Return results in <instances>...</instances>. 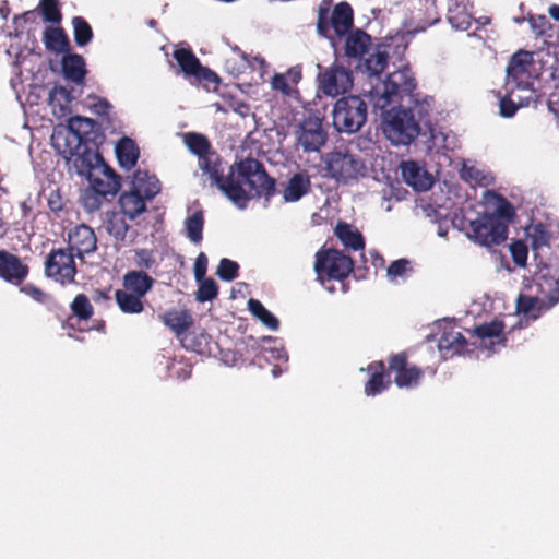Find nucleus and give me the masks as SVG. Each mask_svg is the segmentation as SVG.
<instances>
[{
  "label": "nucleus",
  "instance_id": "1",
  "mask_svg": "<svg viewBox=\"0 0 559 559\" xmlns=\"http://www.w3.org/2000/svg\"><path fill=\"white\" fill-rule=\"evenodd\" d=\"M417 81L409 67L390 73L381 91L370 94L374 109L382 111V129L393 145H408L419 134V122L428 118L432 97L416 93Z\"/></svg>",
  "mask_w": 559,
  "mask_h": 559
},
{
  "label": "nucleus",
  "instance_id": "2",
  "mask_svg": "<svg viewBox=\"0 0 559 559\" xmlns=\"http://www.w3.org/2000/svg\"><path fill=\"white\" fill-rule=\"evenodd\" d=\"M200 168L209 175L225 197L239 209H246L250 199L264 198L266 201L276 192V181L264 165L246 157L235 162L224 175L221 156L213 150L199 159Z\"/></svg>",
  "mask_w": 559,
  "mask_h": 559
},
{
  "label": "nucleus",
  "instance_id": "3",
  "mask_svg": "<svg viewBox=\"0 0 559 559\" xmlns=\"http://www.w3.org/2000/svg\"><path fill=\"white\" fill-rule=\"evenodd\" d=\"M84 166L88 180L92 186L91 191H86L82 198L83 205L90 212L96 211L102 205V199L106 195L116 194L121 187L120 176L109 167L99 154H84L79 156L78 162Z\"/></svg>",
  "mask_w": 559,
  "mask_h": 559
},
{
  "label": "nucleus",
  "instance_id": "4",
  "mask_svg": "<svg viewBox=\"0 0 559 559\" xmlns=\"http://www.w3.org/2000/svg\"><path fill=\"white\" fill-rule=\"evenodd\" d=\"M314 258L313 270L317 281L325 286L330 293H333L335 289L328 287L326 283L331 281L341 282L342 290L346 293L348 287L343 282L354 270L353 259L341 250L333 248H321L317 251Z\"/></svg>",
  "mask_w": 559,
  "mask_h": 559
},
{
  "label": "nucleus",
  "instance_id": "5",
  "mask_svg": "<svg viewBox=\"0 0 559 559\" xmlns=\"http://www.w3.org/2000/svg\"><path fill=\"white\" fill-rule=\"evenodd\" d=\"M326 176L342 185L357 182L367 176L368 169L358 155L347 151H333L324 158Z\"/></svg>",
  "mask_w": 559,
  "mask_h": 559
},
{
  "label": "nucleus",
  "instance_id": "6",
  "mask_svg": "<svg viewBox=\"0 0 559 559\" xmlns=\"http://www.w3.org/2000/svg\"><path fill=\"white\" fill-rule=\"evenodd\" d=\"M367 103L357 95L338 98L333 108V126L338 132L355 133L367 120Z\"/></svg>",
  "mask_w": 559,
  "mask_h": 559
},
{
  "label": "nucleus",
  "instance_id": "7",
  "mask_svg": "<svg viewBox=\"0 0 559 559\" xmlns=\"http://www.w3.org/2000/svg\"><path fill=\"white\" fill-rule=\"evenodd\" d=\"M466 236L479 246L491 248L504 242L508 238L509 226L483 213L477 218L468 221Z\"/></svg>",
  "mask_w": 559,
  "mask_h": 559
},
{
  "label": "nucleus",
  "instance_id": "8",
  "mask_svg": "<svg viewBox=\"0 0 559 559\" xmlns=\"http://www.w3.org/2000/svg\"><path fill=\"white\" fill-rule=\"evenodd\" d=\"M331 1H323L318 10L317 29L328 36L331 28L338 37L346 35L354 25V12L347 2L337 3L330 15Z\"/></svg>",
  "mask_w": 559,
  "mask_h": 559
},
{
  "label": "nucleus",
  "instance_id": "9",
  "mask_svg": "<svg viewBox=\"0 0 559 559\" xmlns=\"http://www.w3.org/2000/svg\"><path fill=\"white\" fill-rule=\"evenodd\" d=\"M537 285L540 293L546 296L547 301L540 299L539 297L527 295H519L516 299L518 312L524 313L534 320L539 318L542 313L559 302V280L542 276Z\"/></svg>",
  "mask_w": 559,
  "mask_h": 559
},
{
  "label": "nucleus",
  "instance_id": "10",
  "mask_svg": "<svg viewBox=\"0 0 559 559\" xmlns=\"http://www.w3.org/2000/svg\"><path fill=\"white\" fill-rule=\"evenodd\" d=\"M74 257L66 248L51 249L45 260V275L62 286L74 283L78 273Z\"/></svg>",
  "mask_w": 559,
  "mask_h": 559
},
{
  "label": "nucleus",
  "instance_id": "11",
  "mask_svg": "<svg viewBox=\"0 0 559 559\" xmlns=\"http://www.w3.org/2000/svg\"><path fill=\"white\" fill-rule=\"evenodd\" d=\"M173 56L185 76L193 79L195 83L206 87L210 85L216 87L221 83L219 76L207 67L202 66L190 48H177Z\"/></svg>",
  "mask_w": 559,
  "mask_h": 559
},
{
  "label": "nucleus",
  "instance_id": "12",
  "mask_svg": "<svg viewBox=\"0 0 559 559\" xmlns=\"http://www.w3.org/2000/svg\"><path fill=\"white\" fill-rule=\"evenodd\" d=\"M319 90L326 96L336 97L349 91L353 86V73L349 69L334 62L328 68L318 66Z\"/></svg>",
  "mask_w": 559,
  "mask_h": 559
},
{
  "label": "nucleus",
  "instance_id": "13",
  "mask_svg": "<svg viewBox=\"0 0 559 559\" xmlns=\"http://www.w3.org/2000/svg\"><path fill=\"white\" fill-rule=\"evenodd\" d=\"M388 370L394 374V383L400 389H415L423 378L424 370L409 364L405 352L392 354L388 359Z\"/></svg>",
  "mask_w": 559,
  "mask_h": 559
},
{
  "label": "nucleus",
  "instance_id": "14",
  "mask_svg": "<svg viewBox=\"0 0 559 559\" xmlns=\"http://www.w3.org/2000/svg\"><path fill=\"white\" fill-rule=\"evenodd\" d=\"M328 139L323 129L322 120L309 116L305 118L296 130L297 144L305 153L318 152L325 144Z\"/></svg>",
  "mask_w": 559,
  "mask_h": 559
},
{
  "label": "nucleus",
  "instance_id": "15",
  "mask_svg": "<svg viewBox=\"0 0 559 559\" xmlns=\"http://www.w3.org/2000/svg\"><path fill=\"white\" fill-rule=\"evenodd\" d=\"M66 249L80 260H84L86 254L95 252L97 249V238L93 228L85 224H80L72 228L68 234V247Z\"/></svg>",
  "mask_w": 559,
  "mask_h": 559
},
{
  "label": "nucleus",
  "instance_id": "16",
  "mask_svg": "<svg viewBox=\"0 0 559 559\" xmlns=\"http://www.w3.org/2000/svg\"><path fill=\"white\" fill-rule=\"evenodd\" d=\"M28 273V265L23 263L20 257L7 250H0V278L20 286L26 280Z\"/></svg>",
  "mask_w": 559,
  "mask_h": 559
},
{
  "label": "nucleus",
  "instance_id": "17",
  "mask_svg": "<svg viewBox=\"0 0 559 559\" xmlns=\"http://www.w3.org/2000/svg\"><path fill=\"white\" fill-rule=\"evenodd\" d=\"M400 168L403 180L413 189L427 191L432 187V176L417 162H402Z\"/></svg>",
  "mask_w": 559,
  "mask_h": 559
},
{
  "label": "nucleus",
  "instance_id": "18",
  "mask_svg": "<svg viewBox=\"0 0 559 559\" xmlns=\"http://www.w3.org/2000/svg\"><path fill=\"white\" fill-rule=\"evenodd\" d=\"M532 62L531 53L520 50L512 55L507 67V82L518 87H525L530 78L528 67Z\"/></svg>",
  "mask_w": 559,
  "mask_h": 559
},
{
  "label": "nucleus",
  "instance_id": "19",
  "mask_svg": "<svg viewBox=\"0 0 559 559\" xmlns=\"http://www.w3.org/2000/svg\"><path fill=\"white\" fill-rule=\"evenodd\" d=\"M366 371L370 374L369 380L365 383V394L367 396H376L383 391L388 390L392 381L385 370V364L382 360L370 362Z\"/></svg>",
  "mask_w": 559,
  "mask_h": 559
},
{
  "label": "nucleus",
  "instance_id": "20",
  "mask_svg": "<svg viewBox=\"0 0 559 559\" xmlns=\"http://www.w3.org/2000/svg\"><path fill=\"white\" fill-rule=\"evenodd\" d=\"M63 78L73 84L83 87L87 74L84 58L79 53L67 52L61 60Z\"/></svg>",
  "mask_w": 559,
  "mask_h": 559
},
{
  "label": "nucleus",
  "instance_id": "21",
  "mask_svg": "<svg viewBox=\"0 0 559 559\" xmlns=\"http://www.w3.org/2000/svg\"><path fill=\"white\" fill-rule=\"evenodd\" d=\"M130 189L146 201H151L160 192V182L155 175H151L146 170L138 169L133 174Z\"/></svg>",
  "mask_w": 559,
  "mask_h": 559
},
{
  "label": "nucleus",
  "instance_id": "22",
  "mask_svg": "<svg viewBox=\"0 0 559 559\" xmlns=\"http://www.w3.org/2000/svg\"><path fill=\"white\" fill-rule=\"evenodd\" d=\"M154 283V278L144 271H128L122 277V289L144 298Z\"/></svg>",
  "mask_w": 559,
  "mask_h": 559
},
{
  "label": "nucleus",
  "instance_id": "23",
  "mask_svg": "<svg viewBox=\"0 0 559 559\" xmlns=\"http://www.w3.org/2000/svg\"><path fill=\"white\" fill-rule=\"evenodd\" d=\"M311 190V180L310 176L307 171H299L294 174L284 191H283V198L286 202H297L302 197L309 193Z\"/></svg>",
  "mask_w": 559,
  "mask_h": 559
},
{
  "label": "nucleus",
  "instance_id": "24",
  "mask_svg": "<svg viewBox=\"0 0 559 559\" xmlns=\"http://www.w3.org/2000/svg\"><path fill=\"white\" fill-rule=\"evenodd\" d=\"M158 319L177 336L183 334L193 324L192 317L186 309H169L159 314Z\"/></svg>",
  "mask_w": 559,
  "mask_h": 559
},
{
  "label": "nucleus",
  "instance_id": "25",
  "mask_svg": "<svg viewBox=\"0 0 559 559\" xmlns=\"http://www.w3.org/2000/svg\"><path fill=\"white\" fill-rule=\"evenodd\" d=\"M74 88L68 90L64 86H55L49 92V105L56 117L62 118L71 114V104L75 96Z\"/></svg>",
  "mask_w": 559,
  "mask_h": 559
},
{
  "label": "nucleus",
  "instance_id": "26",
  "mask_svg": "<svg viewBox=\"0 0 559 559\" xmlns=\"http://www.w3.org/2000/svg\"><path fill=\"white\" fill-rule=\"evenodd\" d=\"M371 46V36L362 29L347 33L345 40V55L348 58H362Z\"/></svg>",
  "mask_w": 559,
  "mask_h": 559
},
{
  "label": "nucleus",
  "instance_id": "27",
  "mask_svg": "<svg viewBox=\"0 0 559 559\" xmlns=\"http://www.w3.org/2000/svg\"><path fill=\"white\" fill-rule=\"evenodd\" d=\"M467 340L456 331H444L438 340V349L444 358L466 350Z\"/></svg>",
  "mask_w": 559,
  "mask_h": 559
},
{
  "label": "nucleus",
  "instance_id": "28",
  "mask_svg": "<svg viewBox=\"0 0 559 559\" xmlns=\"http://www.w3.org/2000/svg\"><path fill=\"white\" fill-rule=\"evenodd\" d=\"M146 200L132 189L123 191L119 197L121 213L130 219H134L146 211Z\"/></svg>",
  "mask_w": 559,
  "mask_h": 559
},
{
  "label": "nucleus",
  "instance_id": "29",
  "mask_svg": "<svg viewBox=\"0 0 559 559\" xmlns=\"http://www.w3.org/2000/svg\"><path fill=\"white\" fill-rule=\"evenodd\" d=\"M335 236L344 245V247L354 251L365 248V240L361 233L346 222H338L334 228Z\"/></svg>",
  "mask_w": 559,
  "mask_h": 559
},
{
  "label": "nucleus",
  "instance_id": "30",
  "mask_svg": "<svg viewBox=\"0 0 559 559\" xmlns=\"http://www.w3.org/2000/svg\"><path fill=\"white\" fill-rule=\"evenodd\" d=\"M43 41L47 50L57 53H67L70 51L69 38L62 27H47L44 32Z\"/></svg>",
  "mask_w": 559,
  "mask_h": 559
},
{
  "label": "nucleus",
  "instance_id": "31",
  "mask_svg": "<svg viewBox=\"0 0 559 559\" xmlns=\"http://www.w3.org/2000/svg\"><path fill=\"white\" fill-rule=\"evenodd\" d=\"M124 216L122 213L107 212L103 222L105 230L118 242L126 240L127 233L130 229Z\"/></svg>",
  "mask_w": 559,
  "mask_h": 559
},
{
  "label": "nucleus",
  "instance_id": "32",
  "mask_svg": "<svg viewBox=\"0 0 559 559\" xmlns=\"http://www.w3.org/2000/svg\"><path fill=\"white\" fill-rule=\"evenodd\" d=\"M116 154L119 165L130 170L139 159V148L130 138L121 139L116 146Z\"/></svg>",
  "mask_w": 559,
  "mask_h": 559
},
{
  "label": "nucleus",
  "instance_id": "33",
  "mask_svg": "<svg viewBox=\"0 0 559 559\" xmlns=\"http://www.w3.org/2000/svg\"><path fill=\"white\" fill-rule=\"evenodd\" d=\"M115 299L119 309L123 313L139 314L144 310L143 297L124 289H117L115 293Z\"/></svg>",
  "mask_w": 559,
  "mask_h": 559
},
{
  "label": "nucleus",
  "instance_id": "34",
  "mask_svg": "<svg viewBox=\"0 0 559 559\" xmlns=\"http://www.w3.org/2000/svg\"><path fill=\"white\" fill-rule=\"evenodd\" d=\"M474 335H476L480 340L485 338H497L498 343L504 344V323L499 320H492L490 322L483 323L480 325L475 326Z\"/></svg>",
  "mask_w": 559,
  "mask_h": 559
},
{
  "label": "nucleus",
  "instance_id": "35",
  "mask_svg": "<svg viewBox=\"0 0 559 559\" xmlns=\"http://www.w3.org/2000/svg\"><path fill=\"white\" fill-rule=\"evenodd\" d=\"M248 309L253 317L259 319L270 330H272V331L278 330L280 321L273 313H271L263 306V304L260 300L250 298L248 300Z\"/></svg>",
  "mask_w": 559,
  "mask_h": 559
},
{
  "label": "nucleus",
  "instance_id": "36",
  "mask_svg": "<svg viewBox=\"0 0 559 559\" xmlns=\"http://www.w3.org/2000/svg\"><path fill=\"white\" fill-rule=\"evenodd\" d=\"M185 226L188 238L194 243H200L203 238V212L195 211L192 215L188 216Z\"/></svg>",
  "mask_w": 559,
  "mask_h": 559
},
{
  "label": "nucleus",
  "instance_id": "37",
  "mask_svg": "<svg viewBox=\"0 0 559 559\" xmlns=\"http://www.w3.org/2000/svg\"><path fill=\"white\" fill-rule=\"evenodd\" d=\"M185 143L190 152L197 155L199 159L212 151L209 139L201 133H187Z\"/></svg>",
  "mask_w": 559,
  "mask_h": 559
},
{
  "label": "nucleus",
  "instance_id": "38",
  "mask_svg": "<svg viewBox=\"0 0 559 559\" xmlns=\"http://www.w3.org/2000/svg\"><path fill=\"white\" fill-rule=\"evenodd\" d=\"M70 309L80 321H87L94 314V307L85 294H78L72 300Z\"/></svg>",
  "mask_w": 559,
  "mask_h": 559
},
{
  "label": "nucleus",
  "instance_id": "39",
  "mask_svg": "<svg viewBox=\"0 0 559 559\" xmlns=\"http://www.w3.org/2000/svg\"><path fill=\"white\" fill-rule=\"evenodd\" d=\"M72 25L75 44L81 47L87 45L93 38V29L88 22L82 16H74Z\"/></svg>",
  "mask_w": 559,
  "mask_h": 559
},
{
  "label": "nucleus",
  "instance_id": "40",
  "mask_svg": "<svg viewBox=\"0 0 559 559\" xmlns=\"http://www.w3.org/2000/svg\"><path fill=\"white\" fill-rule=\"evenodd\" d=\"M197 282L199 283V287L195 293V299L199 302L212 301L217 297L218 285L213 278L206 277Z\"/></svg>",
  "mask_w": 559,
  "mask_h": 559
},
{
  "label": "nucleus",
  "instance_id": "41",
  "mask_svg": "<svg viewBox=\"0 0 559 559\" xmlns=\"http://www.w3.org/2000/svg\"><path fill=\"white\" fill-rule=\"evenodd\" d=\"M498 204L492 213H489L491 217H496L498 222L509 225L515 217V210L513 205L503 197L498 195Z\"/></svg>",
  "mask_w": 559,
  "mask_h": 559
},
{
  "label": "nucleus",
  "instance_id": "42",
  "mask_svg": "<svg viewBox=\"0 0 559 559\" xmlns=\"http://www.w3.org/2000/svg\"><path fill=\"white\" fill-rule=\"evenodd\" d=\"M527 235L531 239V245L534 250H537L544 246H548L550 240V234L542 223L530 226L527 229Z\"/></svg>",
  "mask_w": 559,
  "mask_h": 559
},
{
  "label": "nucleus",
  "instance_id": "43",
  "mask_svg": "<svg viewBox=\"0 0 559 559\" xmlns=\"http://www.w3.org/2000/svg\"><path fill=\"white\" fill-rule=\"evenodd\" d=\"M95 122L91 118L85 117H72L68 121V127L72 133H74L79 139H83L94 128Z\"/></svg>",
  "mask_w": 559,
  "mask_h": 559
},
{
  "label": "nucleus",
  "instance_id": "44",
  "mask_svg": "<svg viewBox=\"0 0 559 559\" xmlns=\"http://www.w3.org/2000/svg\"><path fill=\"white\" fill-rule=\"evenodd\" d=\"M39 7L45 22L52 24L61 22L62 14L57 0H40Z\"/></svg>",
  "mask_w": 559,
  "mask_h": 559
},
{
  "label": "nucleus",
  "instance_id": "45",
  "mask_svg": "<svg viewBox=\"0 0 559 559\" xmlns=\"http://www.w3.org/2000/svg\"><path fill=\"white\" fill-rule=\"evenodd\" d=\"M386 64L388 53L384 51H377L376 53L370 55L365 61L366 70L371 75H379L382 73Z\"/></svg>",
  "mask_w": 559,
  "mask_h": 559
},
{
  "label": "nucleus",
  "instance_id": "46",
  "mask_svg": "<svg viewBox=\"0 0 559 559\" xmlns=\"http://www.w3.org/2000/svg\"><path fill=\"white\" fill-rule=\"evenodd\" d=\"M87 107L99 117H108L112 109L106 98L92 94L87 96Z\"/></svg>",
  "mask_w": 559,
  "mask_h": 559
},
{
  "label": "nucleus",
  "instance_id": "47",
  "mask_svg": "<svg viewBox=\"0 0 559 559\" xmlns=\"http://www.w3.org/2000/svg\"><path fill=\"white\" fill-rule=\"evenodd\" d=\"M238 270L239 265L237 262L224 258L218 264L216 274L221 280L230 282L238 276Z\"/></svg>",
  "mask_w": 559,
  "mask_h": 559
},
{
  "label": "nucleus",
  "instance_id": "48",
  "mask_svg": "<svg viewBox=\"0 0 559 559\" xmlns=\"http://www.w3.org/2000/svg\"><path fill=\"white\" fill-rule=\"evenodd\" d=\"M510 253L512 257L513 262L518 266H525L527 261V247L526 245L521 240H515L509 246Z\"/></svg>",
  "mask_w": 559,
  "mask_h": 559
},
{
  "label": "nucleus",
  "instance_id": "49",
  "mask_svg": "<svg viewBox=\"0 0 559 559\" xmlns=\"http://www.w3.org/2000/svg\"><path fill=\"white\" fill-rule=\"evenodd\" d=\"M408 271H412L411 262L407 259H399L390 264L386 275L391 281H395L405 276Z\"/></svg>",
  "mask_w": 559,
  "mask_h": 559
},
{
  "label": "nucleus",
  "instance_id": "50",
  "mask_svg": "<svg viewBox=\"0 0 559 559\" xmlns=\"http://www.w3.org/2000/svg\"><path fill=\"white\" fill-rule=\"evenodd\" d=\"M528 22L533 32L537 36H550L549 32L551 31V24L545 15H532L528 17Z\"/></svg>",
  "mask_w": 559,
  "mask_h": 559
},
{
  "label": "nucleus",
  "instance_id": "51",
  "mask_svg": "<svg viewBox=\"0 0 559 559\" xmlns=\"http://www.w3.org/2000/svg\"><path fill=\"white\" fill-rule=\"evenodd\" d=\"M135 264L141 270H150L155 265V258L153 252L147 249H138L135 250Z\"/></svg>",
  "mask_w": 559,
  "mask_h": 559
},
{
  "label": "nucleus",
  "instance_id": "52",
  "mask_svg": "<svg viewBox=\"0 0 559 559\" xmlns=\"http://www.w3.org/2000/svg\"><path fill=\"white\" fill-rule=\"evenodd\" d=\"M461 177L465 181L476 185H480L484 179L481 171L474 166H464L461 170Z\"/></svg>",
  "mask_w": 559,
  "mask_h": 559
},
{
  "label": "nucleus",
  "instance_id": "53",
  "mask_svg": "<svg viewBox=\"0 0 559 559\" xmlns=\"http://www.w3.org/2000/svg\"><path fill=\"white\" fill-rule=\"evenodd\" d=\"M272 88L282 92L284 95H289L292 87L288 83L286 74L275 73L271 81Z\"/></svg>",
  "mask_w": 559,
  "mask_h": 559
},
{
  "label": "nucleus",
  "instance_id": "54",
  "mask_svg": "<svg viewBox=\"0 0 559 559\" xmlns=\"http://www.w3.org/2000/svg\"><path fill=\"white\" fill-rule=\"evenodd\" d=\"M500 115L506 118H511L515 115L519 106L508 95L503 96L499 102Z\"/></svg>",
  "mask_w": 559,
  "mask_h": 559
},
{
  "label": "nucleus",
  "instance_id": "55",
  "mask_svg": "<svg viewBox=\"0 0 559 559\" xmlns=\"http://www.w3.org/2000/svg\"><path fill=\"white\" fill-rule=\"evenodd\" d=\"M194 277L195 281H201L205 277L207 270V257L204 252H200L194 262Z\"/></svg>",
  "mask_w": 559,
  "mask_h": 559
},
{
  "label": "nucleus",
  "instance_id": "56",
  "mask_svg": "<svg viewBox=\"0 0 559 559\" xmlns=\"http://www.w3.org/2000/svg\"><path fill=\"white\" fill-rule=\"evenodd\" d=\"M20 290L38 302H45L47 298V294L34 284H26Z\"/></svg>",
  "mask_w": 559,
  "mask_h": 559
},
{
  "label": "nucleus",
  "instance_id": "57",
  "mask_svg": "<svg viewBox=\"0 0 559 559\" xmlns=\"http://www.w3.org/2000/svg\"><path fill=\"white\" fill-rule=\"evenodd\" d=\"M48 207L50 211L58 213L64 209V203L59 190H53L48 197Z\"/></svg>",
  "mask_w": 559,
  "mask_h": 559
},
{
  "label": "nucleus",
  "instance_id": "58",
  "mask_svg": "<svg viewBox=\"0 0 559 559\" xmlns=\"http://www.w3.org/2000/svg\"><path fill=\"white\" fill-rule=\"evenodd\" d=\"M449 22L455 28L463 29V31H466L471 25V22H469L467 15H463V20L461 22H456V16H449Z\"/></svg>",
  "mask_w": 559,
  "mask_h": 559
},
{
  "label": "nucleus",
  "instance_id": "59",
  "mask_svg": "<svg viewBox=\"0 0 559 559\" xmlns=\"http://www.w3.org/2000/svg\"><path fill=\"white\" fill-rule=\"evenodd\" d=\"M93 299L95 301H100V300H108L110 299L109 297V289L108 290H102V289H97L93 296Z\"/></svg>",
  "mask_w": 559,
  "mask_h": 559
},
{
  "label": "nucleus",
  "instance_id": "60",
  "mask_svg": "<svg viewBox=\"0 0 559 559\" xmlns=\"http://www.w3.org/2000/svg\"><path fill=\"white\" fill-rule=\"evenodd\" d=\"M35 19L34 11H27L23 13L21 16H17L14 19V23L16 24L20 20H23L24 22H33Z\"/></svg>",
  "mask_w": 559,
  "mask_h": 559
},
{
  "label": "nucleus",
  "instance_id": "61",
  "mask_svg": "<svg viewBox=\"0 0 559 559\" xmlns=\"http://www.w3.org/2000/svg\"><path fill=\"white\" fill-rule=\"evenodd\" d=\"M548 12L554 20L559 22V4H552L549 8Z\"/></svg>",
  "mask_w": 559,
  "mask_h": 559
},
{
  "label": "nucleus",
  "instance_id": "62",
  "mask_svg": "<svg viewBox=\"0 0 559 559\" xmlns=\"http://www.w3.org/2000/svg\"><path fill=\"white\" fill-rule=\"evenodd\" d=\"M0 13H1V14H4V13H5V10L0 9ZM3 16L5 17V15H3Z\"/></svg>",
  "mask_w": 559,
  "mask_h": 559
},
{
  "label": "nucleus",
  "instance_id": "63",
  "mask_svg": "<svg viewBox=\"0 0 559 559\" xmlns=\"http://www.w3.org/2000/svg\"><path fill=\"white\" fill-rule=\"evenodd\" d=\"M0 13H1V14H4V13H5V10L0 9ZM3 16L5 17V15H3Z\"/></svg>",
  "mask_w": 559,
  "mask_h": 559
}]
</instances>
